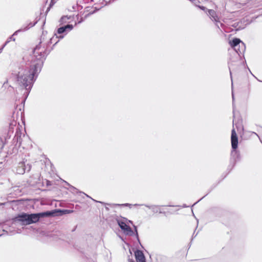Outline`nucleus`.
Instances as JSON below:
<instances>
[{
    "mask_svg": "<svg viewBox=\"0 0 262 262\" xmlns=\"http://www.w3.org/2000/svg\"><path fill=\"white\" fill-rule=\"evenodd\" d=\"M41 62L31 66L29 68L21 69L20 70L17 76V82L20 86H24L27 90V87L30 88V85L33 76L40 71Z\"/></svg>",
    "mask_w": 262,
    "mask_h": 262,
    "instance_id": "1",
    "label": "nucleus"
},
{
    "mask_svg": "<svg viewBox=\"0 0 262 262\" xmlns=\"http://www.w3.org/2000/svg\"><path fill=\"white\" fill-rule=\"evenodd\" d=\"M51 214L50 212L31 214L24 213L16 217L15 222L22 225H29L37 222L41 217L50 215Z\"/></svg>",
    "mask_w": 262,
    "mask_h": 262,
    "instance_id": "2",
    "label": "nucleus"
},
{
    "mask_svg": "<svg viewBox=\"0 0 262 262\" xmlns=\"http://www.w3.org/2000/svg\"><path fill=\"white\" fill-rule=\"evenodd\" d=\"M118 224L123 233L127 235L134 234L133 231L130 228L129 224H133V222L126 218H121L118 220Z\"/></svg>",
    "mask_w": 262,
    "mask_h": 262,
    "instance_id": "3",
    "label": "nucleus"
},
{
    "mask_svg": "<svg viewBox=\"0 0 262 262\" xmlns=\"http://www.w3.org/2000/svg\"><path fill=\"white\" fill-rule=\"evenodd\" d=\"M230 46L234 49V50L237 53H241L242 52V51H240L239 49L238 48V46H239V47L242 46V50H244L245 49L244 43L243 42H242V41L238 38L233 39L232 41L230 42Z\"/></svg>",
    "mask_w": 262,
    "mask_h": 262,
    "instance_id": "4",
    "label": "nucleus"
},
{
    "mask_svg": "<svg viewBox=\"0 0 262 262\" xmlns=\"http://www.w3.org/2000/svg\"><path fill=\"white\" fill-rule=\"evenodd\" d=\"M231 146L233 149L235 150L238 146V138L234 129L232 130Z\"/></svg>",
    "mask_w": 262,
    "mask_h": 262,
    "instance_id": "5",
    "label": "nucleus"
},
{
    "mask_svg": "<svg viewBox=\"0 0 262 262\" xmlns=\"http://www.w3.org/2000/svg\"><path fill=\"white\" fill-rule=\"evenodd\" d=\"M208 12L211 19L215 22L216 25L218 27H219L217 24L220 22V18L218 17L216 12L213 10H208Z\"/></svg>",
    "mask_w": 262,
    "mask_h": 262,
    "instance_id": "6",
    "label": "nucleus"
},
{
    "mask_svg": "<svg viewBox=\"0 0 262 262\" xmlns=\"http://www.w3.org/2000/svg\"><path fill=\"white\" fill-rule=\"evenodd\" d=\"M34 54L36 56L40 55L41 57H38V59H40L44 57V49L39 46H37L34 50Z\"/></svg>",
    "mask_w": 262,
    "mask_h": 262,
    "instance_id": "7",
    "label": "nucleus"
},
{
    "mask_svg": "<svg viewBox=\"0 0 262 262\" xmlns=\"http://www.w3.org/2000/svg\"><path fill=\"white\" fill-rule=\"evenodd\" d=\"M74 26L72 24H68L65 26L58 28L57 32L58 34H61L64 32H68L72 30Z\"/></svg>",
    "mask_w": 262,
    "mask_h": 262,
    "instance_id": "8",
    "label": "nucleus"
},
{
    "mask_svg": "<svg viewBox=\"0 0 262 262\" xmlns=\"http://www.w3.org/2000/svg\"><path fill=\"white\" fill-rule=\"evenodd\" d=\"M74 19V17L73 16H62L60 19V23L61 24H70L72 23Z\"/></svg>",
    "mask_w": 262,
    "mask_h": 262,
    "instance_id": "9",
    "label": "nucleus"
},
{
    "mask_svg": "<svg viewBox=\"0 0 262 262\" xmlns=\"http://www.w3.org/2000/svg\"><path fill=\"white\" fill-rule=\"evenodd\" d=\"M137 262H145V257L142 251L137 250L135 253Z\"/></svg>",
    "mask_w": 262,
    "mask_h": 262,
    "instance_id": "10",
    "label": "nucleus"
},
{
    "mask_svg": "<svg viewBox=\"0 0 262 262\" xmlns=\"http://www.w3.org/2000/svg\"><path fill=\"white\" fill-rule=\"evenodd\" d=\"M25 172L24 166L23 163L20 164V166L17 168L16 172L18 174H23Z\"/></svg>",
    "mask_w": 262,
    "mask_h": 262,
    "instance_id": "11",
    "label": "nucleus"
},
{
    "mask_svg": "<svg viewBox=\"0 0 262 262\" xmlns=\"http://www.w3.org/2000/svg\"><path fill=\"white\" fill-rule=\"evenodd\" d=\"M118 205H119V204ZM120 206H127L128 207H129L130 208H132L133 206H138L139 205L138 204H128V203H126V204H121V205H120Z\"/></svg>",
    "mask_w": 262,
    "mask_h": 262,
    "instance_id": "12",
    "label": "nucleus"
},
{
    "mask_svg": "<svg viewBox=\"0 0 262 262\" xmlns=\"http://www.w3.org/2000/svg\"><path fill=\"white\" fill-rule=\"evenodd\" d=\"M10 39H12L13 41L15 40V38H13L12 37H11L7 41V42H6L5 45L3 46V47L1 49V50H0V52L2 51V50H3V48L4 47V46L8 42L10 41Z\"/></svg>",
    "mask_w": 262,
    "mask_h": 262,
    "instance_id": "13",
    "label": "nucleus"
},
{
    "mask_svg": "<svg viewBox=\"0 0 262 262\" xmlns=\"http://www.w3.org/2000/svg\"><path fill=\"white\" fill-rule=\"evenodd\" d=\"M198 7H199L201 9H202V10H204V11H205V10L206 9V8H205V7H203V6H198Z\"/></svg>",
    "mask_w": 262,
    "mask_h": 262,
    "instance_id": "14",
    "label": "nucleus"
},
{
    "mask_svg": "<svg viewBox=\"0 0 262 262\" xmlns=\"http://www.w3.org/2000/svg\"><path fill=\"white\" fill-rule=\"evenodd\" d=\"M148 207L150 209H154V206H148Z\"/></svg>",
    "mask_w": 262,
    "mask_h": 262,
    "instance_id": "15",
    "label": "nucleus"
},
{
    "mask_svg": "<svg viewBox=\"0 0 262 262\" xmlns=\"http://www.w3.org/2000/svg\"><path fill=\"white\" fill-rule=\"evenodd\" d=\"M18 31H16V32L14 33L13 35H14L16 34H17V33Z\"/></svg>",
    "mask_w": 262,
    "mask_h": 262,
    "instance_id": "16",
    "label": "nucleus"
},
{
    "mask_svg": "<svg viewBox=\"0 0 262 262\" xmlns=\"http://www.w3.org/2000/svg\"><path fill=\"white\" fill-rule=\"evenodd\" d=\"M73 212V211H72V210H69V211H68V212H69V213H70V212Z\"/></svg>",
    "mask_w": 262,
    "mask_h": 262,
    "instance_id": "17",
    "label": "nucleus"
},
{
    "mask_svg": "<svg viewBox=\"0 0 262 262\" xmlns=\"http://www.w3.org/2000/svg\"><path fill=\"white\" fill-rule=\"evenodd\" d=\"M77 23L75 22L74 26L76 25Z\"/></svg>",
    "mask_w": 262,
    "mask_h": 262,
    "instance_id": "18",
    "label": "nucleus"
}]
</instances>
